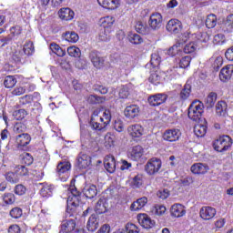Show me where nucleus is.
Segmentation results:
<instances>
[{
  "mask_svg": "<svg viewBox=\"0 0 233 233\" xmlns=\"http://www.w3.org/2000/svg\"><path fill=\"white\" fill-rule=\"evenodd\" d=\"M112 121L110 109L97 108L93 111L90 120V127L93 130H103Z\"/></svg>",
  "mask_w": 233,
  "mask_h": 233,
  "instance_id": "f257e3e1",
  "label": "nucleus"
},
{
  "mask_svg": "<svg viewBox=\"0 0 233 233\" xmlns=\"http://www.w3.org/2000/svg\"><path fill=\"white\" fill-rule=\"evenodd\" d=\"M68 198H67V210L70 212H76V208L79 207L81 203V193L77 191L74 180H71V185L68 187Z\"/></svg>",
  "mask_w": 233,
  "mask_h": 233,
  "instance_id": "f03ea898",
  "label": "nucleus"
},
{
  "mask_svg": "<svg viewBox=\"0 0 233 233\" xmlns=\"http://www.w3.org/2000/svg\"><path fill=\"white\" fill-rule=\"evenodd\" d=\"M205 106L199 100H195L191 103L188 107L187 116L189 119L192 121H199L201 116H203V112H205Z\"/></svg>",
  "mask_w": 233,
  "mask_h": 233,
  "instance_id": "7ed1b4c3",
  "label": "nucleus"
},
{
  "mask_svg": "<svg viewBox=\"0 0 233 233\" xmlns=\"http://www.w3.org/2000/svg\"><path fill=\"white\" fill-rule=\"evenodd\" d=\"M217 152H227L232 147V138L228 136L220 137L213 145Z\"/></svg>",
  "mask_w": 233,
  "mask_h": 233,
  "instance_id": "20e7f679",
  "label": "nucleus"
},
{
  "mask_svg": "<svg viewBox=\"0 0 233 233\" xmlns=\"http://www.w3.org/2000/svg\"><path fill=\"white\" fill-rule=\"evenodd\" d=\"M145 170L148 176H155L159 170H161V159L151 158L145 166Z\"/></svg>",
  "mask_w": 233,
  "mask_h": 233,
  "instance_id": "39448f33",
  "label": "nucleus"
},
{
  "mask_svg": "<svg viewBox=\"0 0 233 233\" xmlns=\"http://www.w3.org/2000/svg\"><path fill=\"white\" fill-rule=\"evenodd\" d=\"M216 214H218V211L215 208L210 206H204L199 210V216L201 219H204L205 221L214 219V218H216Z\"/></svg>",
  "mask_w": 233,
  "mask_h": 233,
  "instance_id": "423d86ee",
  "label": "nucleus"
},
{
  "mask_svg": "<svg viewBox=\"0 0 233 233\" xmlns=\"http://www.w3.org/2000/svg\"><path fill=\"white\" fill-rule=\"evenodd\" d=\"M70 168L71 166L68 162H60L57 165L56 172L62 181H66L68 179V171L70 170Z\"/></svg>",
  "mask_w": 233,
  "mask_h": 233,
  "instance_id": "0eeeda50",
  "label": "nucleus"
},
{
  "mask_svg": "<svg viewBox=\"0 0 233 233\" xmlns=\"http://www.w3.org/2000/svg\"><path fill=\"white\" fill-rule=\"evenodd\" d=\"M148 24L152 30H159L163 25V16L159 13H154L150 15Z\"/></svg>",
  "mask_w": 233,
  "mask_h": 233,
  "instance_id": "6e6552de",
  "label": "nucleus"
},
{
  "mask_svg": "<svg viewBox=\"0 0 233 233\" xmlns=\"http://www.w3.org/2000/svg\"><path fill=\"white\" fill-rule=\"evenodd\" d=\"M76 161L78 168L82 169L88 168V166L92 165V157L84 152L79 153Z\"/></svg>",
  "mask_w": 233,
  "mask_h": 233,
  "instance_id": "1a4fd4ad",
  "label": "nucleus"
},
{
  "mask_svg": "<svg viewBox=\"0 0 233 233\" xmlns=\"http://www.w3.org/2000/svg\"><path fill=\"white\" fill-rule=\"evenodd\" d=\"M143 132H145V130L143 129V127L139 124L131 125L127 127V134L133 139H137L141 137V136H143Z\"/></svg>",
  "mask_w": 233,
  "mask_h": 233,
  "instance_id": "9d476101",
  "label": "nucleus"
},
{
  "mask_svg": "<svg viewBox=\"0 0 233 233\" xmlns=\"http://www.w3.org/2000/svg\"><path fill=\"white\" fill-rule=\"evenodd\" d=\"M147 101L151 106H159L167 101V95L163 93L152 95L147 98Z\"/></svg>",
  "mask_w": 233,
  "mask_h": 233,
  "instance_id": "9b49d317",
  "label": "nucleus"
},
{
  "mask_svg": "<svg viewBox=\"0 0 233 233\" xmlns=\"http://www.w3.org/2000/svg\"><path fill=\"white\" fill-rule=\"evenodd\" d=\"M143 154H145V149H143V147L134 146L128 152V157L133 161H139V159L143 157Z\"/></svg>",
  "mask_w": 233,
  "mask_h": 233,
  "instance_id": "f8f14e48",
  "label": "nucleus"
},
{
  "mask_svg": "<svg viewBox=\"0 0 233 233\" xmlns=\"http://www.w3.org/2000/svg\"><path fill=\"white\" fill-rule=\"evenodd\" d=\"M166 28L167 31L170 32L171 34H179L182 28L181 21L177 19H171L167 22Z\"/></svg>",
  "mask_w": 233,
  "mask_h": 233,
  "instance_id": "ddd939ff",
  "label": "nucleus"
},
{
  "mask_svg": "<svg viewBox=\"0 0 233 233\" xmlns=\"http://www.w3.org/2000/svg\"><path fill=\"white\" fill-rule=\"evenodd\" d=\"M138 223L144 228H152L156 225V221L152 220L147 214H139L137 216Z\"/></svg>",
  "mask_w": 233,
  "mask_h": 233,
  "instance_id": "4468645a",
  "label": "nucleus"
},
{
  "mask_svg": "<svg viewBox=\"0 0 233 233\" xmlns=\"http://www.w3.org/2000/svg\"><path fill=\"white\" fill-rule=\"evenodd\" d=\"M179 137H181V131H179V129H167L163 134V139H165V141H177Z\"/></svg>",
  "mask_w": 233,
  "mask_h": 233,
  "instance_id": "2eb2a0df",
  "label": "nucleus"
},
{
  "mask_svg": "<svg viewBox=\"0 0 233 233\" xmlns=\"http://www.w3.org/2000/svg\"><path fill=\"white\" fill-rule=\"evenodd\" d=\"M170 214L173 218H183V216L187 214V210L185 209V206L181 204H174L171 206Z\"/></svg>",
  "mask_w": 233,
  "mask_h": 233,
  "instance_id": "dca6fc26",
  "label": "nucleus"
},
{
  "mask_svg": "<svg viewBox=\"0 0 233 233\" xmlns=\"http://www.w3.org/2000/svg\"><path fill=\"white\" fill-rule=\"evenodd\" d=\"M74 15H76V14L68 7H63L58 11V17L62 21H72V19H74Z\"/></svg>",
  "mask_w": 233,
  "mask_h": 233,
  "instance_id": "f3484780",
  "label": "nucleus"
},
{
  "mask_svg": "<svg viewBox=\"0 0 233 233\" xmlns=\"http://www.w3.org/2000/svg\"><path fill=\"white\" fill-rule=\"evenodd\" d=\"M233 74V65H228L225 67H223L219 74V79L223 83H227L230 77H232Z\"/></svg>",
  "mask_w": 233,
  "mask_h": 233,
  "instance_id": "a211bd4d",
  "label": "nucleus"
},
{
  "mask_svg": "<svg viewBox=\"0 0 233 233\" xmlns=\"http://www.w3.org/2000/svg\"><path fill=\"white\" fill-rule=\"evenodd\" d=\"M124 116L127 117V119H134L139 116V106L137 105L127 106L124 110Z\"/></svg>",
  "mask_w": 233,
  "mask_h": 233,
  "instance_id": "6ab92c4d",
  "label": "nucleus"
},
{
  "mask_svg": "<svg viewBox=\"0 0 233 233\" xmlns=\"http://www.w3.org/2000/svg\"><path fill=\"white\" fill-rule=\"evenodd\" d=\"M89 59L96 68H101L105 65V58L99 56L97 51H91L89 53Z\"/></svg>",
  "mask_w": 233,
  "mask_h": 233,
  "instance_id": "aec40b11",
  "label": "nucleus"
},
{
  "mask_svg": "<svg viewBox=\"0 0 233 233\" xmlns=\"http://www.w3.org/2000/svg\"><path fill=\"white\" fill-rule=\"evenodd\" d=\"M105 168L109 174L116 172V158L113 156H106L104 160Z\"/></svg>",
  "mask_w": 233,
  "mask_h": 233,
  "instance_id": "412c9836",
  "label": "nucleus"
},
{
  "mask_svg": "<svg viewBox=\"0 0 233 233\" xmlns=\"http://www.w3.org/2000/svg\"><path fill=\"white\" fill-rule=\"evenodd\" d=\"M74 230H76V220L67 219L62 222L60 232L70 233V232H74Z\"/></svg>",
  "mask_w": 233,
  "mask_h": 233,
  "instance_id": "4be33fe9",
  "label": "nucleus"
},
{
  "mask_svg": "<svg viewBox=\"0 0 233 233\" xmlns=\"http://www.w3.org/2000/svg\"><path fill=\"white\" fill-rule=\"evenodd\" d=\"M97 3L103 8H106L107 10H116V8H119V0H97Z\"/></svg>",
  "mask_w": 233,
  "mask_h": 233,
  "instance_id": "5701e85b",
  "label": "nucleus"
},
{
  "mask_svg": "<svg viewBox=\"0 0 233 233\" xmlns=\"http://www.w3.org/2000/svg\"><path fill=\"white\" fill-rule=\"evenodd\" d=\"M30 141H32V137L28 133L16 136V145H18V147H26V145H30Z\"/></svg>",
  "mask_w": 233,
  "mask_h": 233,
  "instance_id": "b1692460",
  "label": "nucleus"
},
{
  "mask_svg": "<svg viewBox=\"0 0 233 233\" xmlns=\"http://www.w3.org/2000/svg\"><path fill=\"white\" fill-rule=\"evenodd\" d=\"M191 172L193 174H207L208 172V166L203 163H196L191 166Z\"/></svg>",
  "mask_w": 233,
  "mask_h": 233,
  "instance_id": "393cba45",
  "label": "nucleus"
},
{
  "mask_svg": "<svg viewBox=\"0 0 233 233\" xmlns=\"http://www.w3.org/2000/svg\"><path fill=\"white\" fill-rule=\"evenodd\" d=\"M148 203L147 197L140 198L131 204V210H141Z\"/></svg>",
  "mask_w": 233,
  "mask_h": 233,
  "instance_id": "a878e982",
  "label": "nucleus"
},
{
  "mask_svg": "<svg viewBox=\"0 0 233 233\" xmlns=\"http://www.w3.org/2000/svg\"><path fill=\"white\" fill-rule=\"evenodd\" d=\"M86 228L89 232H96L97 228H99V220H97V218H96L95 215H92L86 225Z\"/></svg>",
  "mask_w": 233,
  "mask_h": 233,
  "instance_id": "bb28decb",
  "label": "nucleus"
},
{
  "mask_svg": "<svg viewBox=\"0 0 233 233\" xmlns=\"http://www.w3.org/2000/svg\"><path fill=\"white\" fill-rule=\"evenodd\" d=\"M101 28L105 30H111L112 26H114V23H116V18L114 16H105L100 20Z\"/></svg>",
  "mask_w": 233,
  "mask_h": 233,
  "instance_id": "cd10ccee",
  "label": "nucleus"
},
{
  "mask_svg": "<svg viewBox=\"0 0 233 233\" xmlns=\"http://www.w3.org/2000/svg\"><path fill=\"white\" fill-rule=\"evenodd\" d=\"M135 30H137L138 34H142L143 35L150 34V27H148L147 23H143L141 21H137L136 23Z\"/></svg>",
  "mask_w": 233,
  "mask_h": 233,
  "instance_id": "c85d7f7f",
  "label": "nucleus"
},
{
  "mask_svg": "<svg viewBox=\"0 0 233 233\" xmlns=\"http://www.w3.org/2000/svg\"><path fill=\"white\" fill-rule=\"evenodd\" d=\"M4 177L7 183H10V185H16V183H19V177H17L15 171H7L5 173Z\"/></svg>",
  "mask_w": 233,
  "mask_h": 233,
  "instance_id": "c756f323",
  "label": "nucleus"
},
{
  "mask_svg": "<svg viewBox=\"0 0 233 233\" xmlns=\"http://www.w3.org/2000/svg\"><path fill=\"white\" fill-rule=\"evenodd\" d=\"M84 194L88 199H92L97 196V187L96 185L86 186L84 188Z\"/></svg>",
  "mask_w": 233,
  "mask_h": 233,
  "instance_id": "7c9ffc66",
  "label": "nucleus"
},
{
  "mask_svg": "<svg viewBox=\"0 0 233 233\" xmlns=\"http://www.w3.org/2000/svg\"><path fill=\"white\" fill-rule=\"evenodd\" d=\"M96 214H105L106 212V199L99 198L95 207Z\"/></svg>",
  "mask_w": 233,
  "mask_h": 233,
  "instance_id": "2f4dec72",
  "label": "nucleus"
},
{
  "mask_svg": "<svg viewBox=\"0 0 233 233\" xmlns=\"http://www.w3.org/2000/svg\"><path fill=\"white\" fill-rule=\"evenodd\" d=\"M64 37L68 43H77L79 41V35L74 31L66 32Z\"/></svg>",
  "mask_w": 233,
  "mask_h": 233,
  "instance_id": "473e14b6",
  "label": "nucleus"
},
{
  "mask_svg": "<svg viewBox=\"0 0 233 233\" xmlns=\"http://www.w3.org/2000/svg\"><path fill=\"white\" fill-rule=\"evenodd\" d=\"M194 132L197 137H204L207 134V126L197 124L194 127Z\"/></svg>",
  "mask_w": 233,
  "mask_h": 233,
  "instance_id": "72a5a7b5",
  "label": "nucleus"
},
{
  "mask_svg": "<svg viewBox=\"0 0 233 233\" xmlns=\"http://www.w3.org/2000/svg\"><path fill=\"white\" fill-rule=\"evenodd\" d=\"M216 25H218V16L214 14L208 15L206 19L207 28H215Z\"/></svg>",
  "mask_w": 233,
  "mask_h": 233,
  "instance_id": "f704fd0d",
  "label": "nucleus"
},
{
  "mask_svg": "<svg viewBox=\"0 0 233 233\" xmlns=\"http://www.w3.org/2000/svg\"><path fill=\"white\" fill-rule=\"evenodd\" d=\"M49 48L54 54L58 56V57H63L66 54L65 50H63V48H61V46L56 43L50 44Z\"/></svg>",
  "mask_w": 233,
  "mask_h": 233,
  "instance_id": "c9c22d12",
  "label": "nucleus"
},
{
  "mask_svg": "<svg viewBox=\"0 0 233 233\" xmlns=\"http://www.w3.org/2000/svg\"><path fill=\"white\" fill-rule=\"evenodd\" d=\"M218 94H216L215 92H211L207 96L205 103L209 108H212V106H214V105L216 104Z\"/></svg>",
  "mask_w": 233,
  "mask_h": 233,
  "instance_id": "e433bc0d",
  "label": "nucleus"
},
{
  "mask_svg": "<svg viewBox=\"0 0 233 233\" xmlns=\"http://www.w3.org/2000/svg\"><path fill=\"white\" fill-rule=\"evenodd\" d=\"M87 103H90V105H98L99 103H105V97L98 96L96 95H90L86 98Z\"/></svg>",
  "mask_w": 233,
  "mask_h": 233,
  "instance_id": "4c0bfd02",
  "label": "nucleus"
},
{
  "mask_svg": "<svg viewBox=\"0 0 233 233\" xmlns=\"http://www.w3.org/2000/svg\"><path fill=\"white\" fill-rule=\"evenodd\" d=\"M227 102L219 101L216 106V111L218 116H225L227 114Z\"/></svg>",
  "mask_w": 233,
  "mask_h": 233,
  "instance_id": "58836bf2",
  "label": "nucleus"
},
{
  "mask_svg": "<svg viewBox=\"0 0 233 233\" xmlns=\"http://www.w3.org/2000/svg\"><path fill=\"white\" fill-rule=\"evenodd\" d=\"M112 32L111 29H100L99 35H98V39L100 41H110V33Z\"/></svg>",
  "mask_w": 233,
  "mask_h": 233,
  "instance_id": "ea45409f",
  "label": "nucleus"
},
{
  "mask_svg": "<svg viewBox=\"0 0 233 233\" xmlns=\"http://www.w3.org/2000/svg\"><path fill=\"white\" fill-rule=\"evenodd\" d=\"M54 191V187L50 185L44 184L42 188L40 189V194L43 198H48L52 196V192Z\"/></svg>",
  "mask_w": 233,
  "mask_h": 233,
  "instance_id": "a19ab883",
  "label": "nucleus"
},
{
  "mask_svg": "<svg viewBox=\"0 0 233 233\" xmlns=\"http://www.w3.org/2000/svg\"><path fill=\"white\" fill-rule=\"evenodd\" d=\"M191 88L192 86H190V85L186 84L184 86V88L180 92V99H182L183 101L188 99V97H190Z\"/></svg>",
  "mask_w": 233,
  "mask_h": 233,
  "instance_id": "79ce46f5",
  "label": "nucleus"
},
{
  "mask_svg": "<svg viewBox=\"0 0 233 233\" xmlns=\"http://www.w3.org/2000/svg\"><path fill=\"white\" fill-rule=\"evenodd\" d=\"M15 172L19 178L28 176V167L19 165L15 167Z\"/></svg>",
  "mask_w": 233,
  "mask_h": 233,
  "instance_id": "37998d69",
  "label": "nucleus"
},
{
  "mask_svg": "<svg viewBox=\"0 0 233 233\" xmlns=\"http://www.w3.org/2000/svg\"><path fill=\"white\" fill-rule=\"evenodd\" d=\"M2 198L5 205H14L15 203V195L13 193H5Z\"/></svg>",
  "mask_w": 233,
  "mask_h": 233,
  "instance_id": "c03bdc74",
  "label": "nucleus"
},
{
  "mask_svg": "<svg viewBox=\"0 0 233 233\" xmlns=\"http://www.w3.org/2000/svg\"><path fill=\"white\" fill-rule=\"evenodd\" d=\"M224 30L226 32H232L233 30V15L227 16L226 21H224Z\"/></svg>",
  "mask_w": 233,
  "mask_h": 233,
  "instance_id": "a18cd8bd",
  "label": "nucleus"
},
{
  "mask_svg": "<svg viewBox=\"0 0 233 233\" xmlns=\"http://www.w3.org/2000/svg\"><path fill=\"white\" fill-rule=\"evenodd\" d=\"M128 40L133 44V45H141L143 43V38L141 35L136 34V33H131L128 35Z\"/></svg>",
  "mask_w": 233,
  "mask_h": 233,
  "instance_id": "49530a36",
  "label": "nucleus"
},
{
  "mask_svg": "<svg viewBox=\"0 0 233 233\" xmlns=\"http://www.w3.org/2000/svg\"><path fill=\"white\" fill-rule=\"evenodd\" d=\"M9 216L13 218V219H19V218L23 216V209L18 207L13 208L9 212Z\"/></svg>",
  "mask_w": 233,
  "mask_h": 233,
  "instance_id": "de8ad7c7",
  "label": "nucleus"
},
{
  "mask_svg": "<svg viewBox=\"0 0 233 233\" xmlns=\"http://www.w3.org/2000/svg\"><path fill=\"white\" fill-rule=\"evenodd\" d=\"M23 51L25 56H32V54H34L35 51L34 43L32 41L26 42L24 45Z\"/></svg>",
  "mask_w": 233,
  "mask_h": 233,
  "instance_id": "09e8293b",
  "label": "nucleus"
},
{
  "mask_svg": "<svg viewBox=\"0 0 233 233\" xmlns=\"http://www.w3.org/2000/svg\"><path fill=\"white\" fill-rule=\"evenodd\" d=\"M16 83H17V80L13 76H6L4 81V85L5 88H14Z\"/></svg>",
  "mask_w": 233,
  "mask_h": 233,
  "instance_id": "8fccbe9b",
  "label": "nucleus"
},
{
  "mask_svg": "<svg viewBox=\"0 0 233 233\" xmlns=\"http://www.w3.org/2000/svg\"><path fill=\"white\" fill-rule=\"evenodd\" d=\"M114 141H116V136L107 133L105 136V147L106 148H110V147H114Z\"/></svg>",
  "mask_w": 233,
  "mask_h": 233,
  "instance_id": "3c124183",
  "label": "nucleus"
},
{
  "mask_svg": "<svg viewBox=\"0 0 233 233\" xmlns=\"http://www.w3.org/2000/svg\"><path fill=\"white\" fill-rule=\"evenodd\" d=\"M67 54L71 57H81V49L76 46H70L67 48Z\"/></svg>",
  "mask_w": 233,
  "mask_h": 233,
  "instance_id": "603ef678",
  "label": "nucleus"
},
{
  "mask_svg": "<svg viewBox=\"0 0 233 233\" xmlns=\"http://www.w3.org/2000/svg\"><path fill=\"white\" fill-rule=\"evenodd\" d=\"M195 37L199 41L200 43H208V41L210 40V35L207 32H200L197 35H195Z\"/></svg>",
  "mask_w": 233,
  "mask_h": 233,
  "instance_id": "864d4df0",
  "label": "nucleus"
},
{
  "mask_svg": "<svg viewBox=\"0 0 233 233\" xmlns=\"http://www.w3.org/2000/svg\"><path fill=\"white\" fill-rule=\"evenodd\" d=\"M211 61H213V68L214 70H219V68H221V66H223V57L222 56H217L214 58H211Z\"/></svg>",
  "mask_w": 233,
  "mask_h": 233,
  "instance_id": "5fc2aeb1",
  "label": "nucleus"
},
{
  "mask_svg": "<svg viewBox=\"0 0 233 233\" xmlns=\"http://www.w3.org/2000/svg\"><path fill=\"white\" fill-rule=\"evenodd\" d=\"M197 48L198 45L195 42H190L184 46V52L185 54H192L196 52Z\"/></svg>",
  "mask_w": 233,
  "mask_h": 233,
  "instance_id": "6e6d98bb",
  "label": "nucleus"
},
{
  "mask_svg": "<svg viewBox=\"0 0 233 233\" xmlns=\"http://www.w3.org/2000/svg\"><path fill=\"white\" fill-rule=\"evenodd\" d=\"M150 63H151L152 66H154V67L158 66L159 65H161V56H159V54L153 53L151 55Z\"/></svg>",
  "mask_w": 233,
  "mask_h": 233,
  "instance_id": "4d7b16f0",
  "label": "nucleus"
},
{
  "mask_svg": "<svg viewBox=\"0 0 233 233\" xmlns=\"http://www.w3.org/2000/svg\"><path fill=\"white\" fill-rule=\"evenodd\" d=\"M22 163L27 166L32 165L34 163V157L30 153L22 154Z\"/></svg>",
  "mask_w": 233,
  "mask_h": 233,
  "instance_id": "13d9d810",
  "label": "nucleus"
},
{
  "mask_svg": "<svg viewBox=\"0 0 233 233\" xmlns=\"http://www.w3.org/2000/svg\"><path fill=\"white\" fill-rule=\"evenodd\" d=\"M14 192L16 196H25L26 194V187L23 186V184H18L15 187Z\"/></svg>",
  "mask_w": 233,
  "mask_h": 233,
  "instance_id": "bf43d9fd",
  "label": "nucleus"
},
{
  "mask_svg": "<svg viewBox=\"0 0 233 233\" xmlns=\"http://www.w3.org/2000/svg\"><path fill=\"white\" fill-rule=\"evenodd\" d=\"M14 116H15V119L21 121L22 119H25V117H26V116H28V112H26V110H25V109H18L14 112Z\"/></svg>",
  "mask_w": 233,
  "mask_h": 233,
  "instance_id": "052dcab7",
  "label": "nucleus"
},
{
  "mask_svg": "<svg viewBox=\"0 0 233 233\" xmlns=\"http://www.w3.org/2000/svg\"><path fill=\"white\" fill-rule=\"evenodd\" d=\"M190 61H192V57H190V56L182 57L179 62L180 68H187V66H190Z\"/></svg>",
  "mask_w": 233,
  "mask_h": 233,
  "instance_id": "680f3d73",
  "label": "nucleus"
},
{
  "mask_svg": "<svg viewBox=\"0 0 233 233\" xmlns=\"http://www.w3.org/2000/svg\"><path fill=\"white\" fill-rule=\"evenodd\" d=\"M149 81L153 85H159L161 83V76H159V73H152L149 76Z\"/></svg>",
  "mask_w": 233,
  "mask_h": 233,
  "instance_id": "e2e57ef3",
  "label": "nucleus"
},
{
  "mask_svg": "<svg viewBox=\"0 0 233 233\" xmlns=\"http://www.w3.org/2000/svg\"><path fill=\"white\" fill-rule=\"evenodd\" d=\"M125 230L127 233H139V228L136 224L127 223L126 225Z\"/></svg>",
  "mask_w": 233,
  "mask_h": 233,
  "instance_id": "0e129e2a",
  "label": "nucleus"
},
{
  "mask_svg": "<svg viewBox=\"0 0 233 233\" xmlns=\"http://www.w3.org/2000/svg\"><path fill=\"white\" fill-rule=\"evenodd\" d=\"M153 212L156 214V216H163V214L167 212V208L162 205H157L155 206Z\"/></svg>",
  "mask_w": 233,
  "mask_h": 233,
  "instance_id": "69168bd1",
  "label": "nucleus"
},
{
  "mask_svg": "<svg viewBox=\"0 0 233 233\" xmlns=\"http://www.w3.org/2000/svg\"><path fill=\"white\" fill-rule=\"evenodd\" d=\"M14 132L23 134V132H26V126L23 123H16L14 127Z\"/></svg>",
  "mask_w": 233,
  "mask_h": 233,
  "instance_id": "338daca9",
  "label": "nucleus"
},
{
  "mask_svg": "<svg viewBox=\"0 0 233 233\" xmlns=\"http://www.w3.org/2000/svg\"><path fill=\"white\" fill-rule=\"evenodd\" d=\"M214 45H223L225 43V35L223 34H218L214 36L213 39Z\"/></svg>",
  "mask_w": 233,
  "mask_h": 233,
  "instance_id": "774afa93",
  "label": "nucleus"
}]
</instances>
